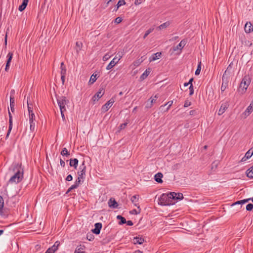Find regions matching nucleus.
<instances>
[{"instance_id": "nucleus-1", "label": "nucleus", "mask_w": 253, "mask_h": 253, "mask_svg": "<svg viewBox=\"0 0 253 253\" xmlns=\"http://www.w3.org/2000/svg\"><path fill=\"white\" fill-rule=\"evenodd\" d=\"M9 170L14 173L8 181L9 183H17L22 180L24 170L21 168V164H13L9 169Z\"/></svg>"}, {"instance_id": "nucleus-2", "label": "nucleus", "mask_w": 253, "mask_h": 253, "mask_svg": "<svg viewBox=\"0 0 253 253\" xmlns=\"http://www.w3.org/2000/svg\"><path fill=\"white\" fill-rule=\"evenodd\" d=\"M173 195H176L174 192H170L168 194H163L159 198V204L163 206L173 205L174 204Z\"/></svg>"}, {"instance_id": "nucleus-3", "label": "nucleus", "mask_w": 253, "mask_h": 253, "mask_svg": "<svg viewBox=\"0 0 253 253\" xmlns=\"http://www.w3.org/2000/svg\"><path fill=\"white\" fill-rule=\"evenodd\" d=\"M250 83L251 79L250 76L249 75L245 76L242 79L240 85V88H242V93L245 92Z\"/></svg>"}, {"instance_id": "nucleus-4", "label": "nucleus", "mask_w": 253, "mask_h": 253, "mask_svg": "<svg viewBox=\"0 0 253 253\" xmlns=\"http://www.w3.org/2000/svg\"><path fill=\"white\" fill-rule=\"evenodd\" d=\"M4 201L3 198L0 196V215L3 218H6L9 215L8 210L3 208Z\"/></svg>"}, {"instance_id": "nucleus-5", "label": "nucleus", "mask_w": 253, "mask_h": 253, "mask_svg": "<svg viewBox=\"0 0 253 253\" xmlns=\"http://www.w3.org/2000/svg\"><path fill=\"white\" fill-rule=\"evenodd\" d=\"M57 101L60 111L66 110L65 105L68 103L69 101L66 99L65 96H62L57 98Z\"/></svg>"}, {"instance_id": "nucleus-6", "label": "nucleus", "mask_w": 253, "mask_h": 253, "mask_svg": "<svg viewBox=\"0 0 253 253\" xmlns=\"http://www.w3.org/2000/svg\"><path fill=\"white\" fill-rule=\"evenodd\" d=\"M222 84L221 86V92H223L228 86V81H227V76L226 75V71L224 73L222 77Z\"/></svg>"}, {"instance_id": "nucleus-7", "label": "nucleus", "mask_w": 253, "mask_h": 253, "mask_svg": "<svg viewBox=\"0 0 253 253\" xmlns=\"http://www.w3.org/2000/svg\"><path fill=\"white\" fill-rule=\"evenodd\" d=\"M122 58V55H119V57L117 56H115V58L110 62V63L106 67L107 70H110L112 69L114 66H115L119 61V60Z\"/></svg>"}, {"instance_id": "nucleus-8", "label": "nucleus", "mask_w": 253, "mask_h": 253, "mask_svg": "<svg viewBox=\"0 0 253 253\" xmlns=\"http://www.w3.org/2000/svg\"><path fill=\"white\" fill-rule=\"evenodd\" d=\"M115 101L113 98L110 99L107 102H106L101 107L102 112L105 113L107 112L108 109L112 106Z\"/></svg>"}, {"instance_id": "nucleus-9", "label": "nucleus", "mask_w": 253, "mask_h": 253, "mask_svg": "<svg viewBox=\"0 0 253 253\" xmlns=\"http://www.w3.org/2000/svg\"><path fill=\"white\" fill-rule=\"evenodd\" d=\"M104 93V89L103 87H100L98 92L95 93L92 97V100L93 102L97 101L101 98Z\"/></svg>"}, {"instance_id": "nucleus-10", "label": "nucleus", "mask_w": 253, "mask_h": 253, "mask_svg": "<svg viewBox=\"0 0 253 253\" xmlns=\"http://www.w3.org/2000/svg\"><path fill=\"white\" fill-rule=\"evenodd\" d=\"M229 106V105L228 102L222 103L219 109L218 115L220 116L223 114L226 110L228 108Z\"/></svg>"}, {"instance_id": "nucleus-11", "label": "nucleus", "mask_w": 253, "mask_h": 253, "mask_svg": "<svg viewBox=\"0 0 253 253\" xmlns=\"http://www.w3.org/2000/svg\"><path fill=\"white\" fill-rule=\"evenodd\" d=\"M94 226L95 228L92 229L91 231L92 232V233L96 235L99 234L100 230L102 227V223L100 222L96 223L94 225Z\"/></svg>"}, {"instance_id": "nucleus-12", "label": "nucleus", "mask_w": 253, "mask_h": 253, "mask_svg": "<svg viewBox=\"0 0 253 253\" xmlns=\"http://www.w3.org/2000/svg\"><path fill=\"white\" fill-rule=\"evenodd\" d=\"M8 115H9V127H8V130L7 132V134L6 135V139L7 138L10 133V132L11 131L12 128V115L8 111Z\"/></svg>"}, {"instance_id": "nucleus-13", "label": "nucleus", "mask_w": 253, "mask_h": 253, "mask_svg": "<svg viewBox=\"0 0 253 253\" xmlns=\"http://www.w3.org/2000/svg\"><path fill=\"white\" fill-rule=\"evenodd\" d=\"M7 59L6 61V66H5V71L6 72H7L9 70L10 62H11V60L13 57V53L12 52H9L7 55Z\"/></svg>"}, {"instance_id": "nucleus-14", "label": "nucleus", "mask_w": 253, "mask_h": 253, "mask_svg": "<svg viewBox=\"0 0 253 253\" xmlns=\"http://www.w3.org/2000/svg\"><path fill=\"white\" fill-rule=\"evenodd\" d=\"M186 43V41L184 39L182 40L177 45H176V46H173L172 47L173 51V52L175 51L178 49H179L180 50H181L183 48V47L185 46Z\"/></svg>"}, {"instance_id": "nucleus-15", "label": "nucleus", "mask_w": 253, "mask_h": 253, "mask_svg": "<svg viewBox=\"0 0 253 253\" xmlns=\"http://www.w3.org/2000/svg\"><path fill=\"white\" fill-rule=\"evenodd\" d=\"M108 206L110 208L113 209H116L118 208V204L113 198H111L108 202Z\"/></svg>"}, {"instance_id": "nucleus-16", "label": "nucleus", "mask_w": 253, "mask_h": 253, "mask_svg": "<svg viewBox=\"0 0 253 253\" xmlns=\"http://www.w3.org/2000/svg\"><path fill=\"white\" fill-rule=\"evenodd\" d=\"M244 29L246 33H250L253 31V25L250 22H247L245 25Z\"/></svg>"}, {"instance_id": "nucleus-17", "label": "nucleus", "mask_w": 253, "mask_h": 253, "mask_svg": "<svg viewBox=\"0 0 253 253\" xmlns=\"http://www.w3.org/2000/svg\"><path fill=\"white\" fill-rule=\"evenodd\" d=\"M144 239L141 237H135L133 238V242L134 244H142L144 242Z\"/></svg>"}, {"instance_id": "nucleus-18", "label": "nucleus", "mask_w": 253, "mask_h": 253, "mask_svg": "<svg viewBox=\"0 0 253 253\" xmlns=\"http://www.w3.org/2000/svg\"><path fill=\"white\" fill-rule=\"evenodd\" d=\"M79 161L77 159H70V166L73 167L75 169H76L78 165Z\"/></svg>"}, {"instance_id": "nucleus-19", "label": "nucleus", "mask_w": 253, "mask_h": 253, "mask_svg": "<svg viewBox=\"0 0 253 253\" xmlns=\"http://www.w3.org/2000/svg\"><path fill=\"white\" fill-rule=\"evenodd\" d=\"M163 176V175L161 172H158L155 175L154 179L158 183H162L163 182V180L162 179Z\"/></svg>"}, {"instance_id": "nucleus-20", "label": "nucleus", "mask_w": 253, "mask_h": 253, "mask_svg": "<svg viewBox=\"0 0 253 253\" xmlns=\"http://www.w3.org/2000/svg\"><path fill=\"white\" fill-rule=\"evenodd\" d=\"M253 111V100L252 101L251 103L248 107L247 109L245 110L244 114L246 116H249V114L252 112Z\"/></svg>"}, {"instance_id": "nucleus-21", "label": "nucleus", "mask_w": 253, "mask_h": 253, "mask_svg": "<svg viewBox=\"0 0 253 253\" xmlns=\"http://www.w3.org/2000/svg\"><path fill=\"white\" fill-rule=\"evenodd\" d=\"M151 72V69L150 68L147 69L145 72L141 75L140 77V79L141 81H143L145 79L148 75L150 74Z\"/></svg>"}, {"instance_id": "nucleus-22", "label": "nucleus", "mask_w": 253, "mask_h": 253, "mask_svg": "<svg viewBox=\"0 0 253 253\" xmlns=\"http://www.w3.org/2000/svg\"><path fill=\"white\" fill-rule=\"evenodd\" d=\"M14 106H15V100L14 97L11 95L10 96V110L12 112H14Z\"/></svg>"}, {"instance_id": "nucleus-23", "label": "nucleus", "mask_w": 253, "mask_h": 253, "mask_svg": "<svg viewBox=\"0 0 253 253\" xmlns=\"http://www.w3.org/2000/svg\"><path fill=\"white\" fill-rule=\"evenodd\" d=\"M138 197H139L138 195H135L132 196V197L130 199V200H131V202L134 204V205L136 207H137L139 209V206H138V204L137 203V202L138 200Z\"/></svg>"}, {"instance_id": "nucleus-24", "label": "nucleus", "mask_w": 253, "mask_h": 253, "mask_svg": "<svg viewBox=\"0 0 253 253\" xmlns=\"http://www.w3.org/2000/svg\"><path fill=\"white\" fill-rule=\"evenodd\" d=\"M162 55L161 52H157L155 54H153L151 57L149 58V61L150 62L155 61L158 59H159L160 57H161V56Z\"/></svg>"}, {"instance_id": "nucleus-25", "label": "nucleus", "mask_w": 253, "mask_h": 253, "mask_svg": "<svg viewBox=\"0 0 253 253\" xmlns=\"http://www.w3.org/2000/svg\"><path fill=\"white\" fill-rule=\"evenodd\" d=\"M170 24V22L169 21H167L163 24L160 25L159 26H158L157 29L158 30H161L165 28H167L168 27Z\"/></svg>"}, {"instance_id": "nucleus-26", "label": "nucleus", "mask_w": 253, "mask_h": 253, "mask_svg": "<svg viewBox=\"0 0 253 253\" xmlns=\"http://www.w3.org/2000/svg\"><path fill=\"white\" fill-rule=\"evenodd\" d=\"M247 176L250 178H253V166L246 171Z\"/></svg>"}, {"instance_id": "nucleus-27", "label": "nucleus", "mask_w": 253, "mask_h": 253, "mask_svg": "<svg viewBox=\"0 0 253 253\" xmlns=\"http://www.w3.org/2000/svg\"><path fill=\"white\" fill-rule=\"evenodd\" d=\"M158 98V94H156L154 98L151 99V98H150L149 100H151L150 104H147L146 107L147 108H151L153 105V103H155L156 100Z\"/></svg>"}, {"instance_id": "nucleus-28", "label": "nucleus", "mask_w": 253, "mask_h": 253, "mask_svg": "<svg viewBox=\"0 0 253 253\" xmlns=\"http://www.w3.org/2000/svg\"><path fill=\"white\" fill-rule=\"evenodd\" d=\"M117 218L120 220L119 222V224L120 225L124 224L126 222V218L120 215H118Z\"/></svg>"}, {"instance_id": "nucleus-29", "label": "nucleus", "mask_w": 253, "mask_h": 253, "mask_svg": "<svg viewBox=\"0 0 253 253\" xmlns=\"http://www.w3.org/2000/svg\"><path fill=\"white\" fill-rule=\"evenodd\" d=\"M176 195H173V200H182L183 199V194L180 193H175Z\"/></svg>"}, {"instance_id": "nucleus-30", "label": "nucleus", "mask_w": 253, "mask_h": 253, "mask_svg": "<svg viewBox=\"0 0 253 253\" xmlns=\"http://www.w3.org/2000/svg\"><path fill=\"white\" fill-rule=\"evenodd\" d=\"M61 155L63 156L68 157L70 155V153L66 148H64L61 152Z\"/></svg>"}, {"instance_id": "nucleus-31", "label": "nucleus", "mask_w": 253, "mask_h": 253, "mask_svg": "<svg viewBox=\"0 0 253 253\" xmlns=\"http://www.w3.org/2000/svg\"><path fill=\"white\" fill-rule=\"evenodd\" d=\"M246 157L250 158L253 155V147L249 149L245 154Z\"/></svg>"}, {"instance_id": "nucleus-32", "label": "nucleus", "mask_w": 253, "mask_h": 253, "mask_svg": "<svg viewBox=\"0 0 253 253\" xmlns=\"http://www.w3.org/2000/svg\"><path fill=\"white\" fill-rule=\"evenodd\" d=\"M96 80H97V75L93 74L91 75V77H90V80L89 81V83L90 84H92L93 83H94L96 81Z\"/></svg>"}, {"instance_id": "nucleus-33", "label": "nucleus", "mask_w": 253, "mask_h": 253, "mask_svg": "<svg viewBox=\"0 0 253 253\" xmlns=\"http://www.w3.org/2000/svg\"><path fill=\"white\" fill-rule=\"evenodd\" d=\"M85 170H81L80 171L78 172V178H84L85 175Z\"/></svg>"}, {"instance_id": "nucleus-34", "label": "nucleus", "mask_w": 253, "mask_h": 253, "mask_svg": "<svg viewBox=\"0 0 253 253\" xmlns=\"http://www.w3.org/2000/svg\"><path fill=\"white\" fill-rule=\"evenodd\" d=\"M126 4V2L125 0H120L117 4V8L116 9V11L118 10V9L122 5H124Z\"/></svg>"}, {"instance_id": "nucleus-35", "label": "nucleus", "mask_w": 253, "mask_h": 253, "mask_svg": "<svg viewBox=\"0 0 253 253\" xmlns=\"http://www.w3.org/2000/svg\"><path fill=\"white\" fill-rule=\"evenodd\" d=\"M172 103H173V101H169L167 103H166L164 105H162L160 107V108H162L163 109V107H164L166 105H168V107H167V108L166 109V111H168L169 109L170 106L172 105Z\"/></svg>"}, {"instance_id": "nucleus-36", "label": "nucleus", "mask_w": 253, "mask_h": 253, "mask_svg": "<svg viewBox=\"0 0 253 253\" xmlns=\"http://www.w3.org/2000/svg\"><path fill=\"white\" fill-rule=\"evenodd\" d=\"M201 70V62H200L198 65L197 69L195 71V75H199L200 73Z\"/></svg>"}, {"instance_id": "nucleus-37", "label": "nucleus", "mask_w": 253, "mask_h": 253, "mask_svg": "<svg viewBox=\"0 0 253 253\" xmlns=\"http://www.w3.org/2000/svg\"><path fill=\"white\" fill-rule=\"evenodd\" d=\"M154 28H151L150 29H149L148 30L146 31V32H145L144 35L143 36V39H145L149 34H150L151 32H152L154 30Z\"/></svg>"}, {"instance_id": "nucleus-38", "label": "nucleus", "mask_w": 253, "mask_h": 253, "mask_svg": "<svg viewBox=\"0 0 253 253\" xmlns=\"http://www.w3.org/2000/svg\"><path fill=\"white\" fill-rule=\"evenodd\" d=\"M28 98H29V97H28ZM27 105L29 113H33V105L32 104H29L28 98H27Z\"/></svg>"}, {"instance_id": "nucleus-39", "label": "nucleus", "mask_w": 253, "mask_h": 253, "mask_svg": "<svg viewBox=\"0 0 253 253\" xmlns=\"http://www.w3.org/2000/svg\"><path fill=\"white\" fill-rule=\"evenodd\" d=\"M218 166V162L216 161H214L211 165V169L214 170L216 169Z\"/></svg>"}, {"instance_id": "nucleus-40", "label": "nucleus", "mask_w": 253, "mask_h": 253, "mask_svg": "<svg viewBox=\"0 0 253 253\" xmlns=\"http://www.w3.org/2000/svg\"><path fill=\"white\" fill-rule=\"evenodd\" d=\"M56 250L57 249H56L55 247L52 246L51 248L48 249L46 252L47 253H54Z\"/></svg>"}, {"instance_id": "nucleus-41", "label": "nucleus", "mask_w": 253, "mask_h": 253, "mask_svg": "<svg viewBox=\"0 0 253 253\" xmlns=\"http://www.w3.org/2000/svg\"><path fill=\"white\" fill-rule=\"evenodd\" d=\"M29 122H34L35 119V116L34 113L33 112V113H29Z\"/></svg>"}, {"instance_id": "nucleus-42", "label": "nucleus", "mask_w": 253, "mask_h": 253, "mask_svg": "<svg viewBox=\"0 0 253 253\" xmlns=\"http://www.w3.org/2000/svg\"><path fill=\"white\" fill-rule=\"evenodd\" d=\"M30 129L32 131H34L35 129V122H30Z\"/></svg>"}, {"instance_id": "nucleus-43", "label": "nucleus", "mask_w": 253, "mask_h": 253, "mask_svg": "<svg viewBox=\"0 0 253 253\" xmlns=\"http://www.w3.org/2000/svg\"><path fill=\"white\" fill-rule=\"evenodd\" d=\"M80 169L81 170H85L86 171V166L85 165V161H84L82 164V165L80 166Z\"/></svg>"}, {"instance_id": "nucleus-44", "label": "nucleus", "mask_w": 253, "mask_h": 253, "mask_svg": "<svg viewBox=\"0 0 253 253\" xmlns=\"http://www.w3.org/2000/svg\"><path fill=\"white\" fill-rule=\"evenodd\" d=\"M253 209V204H249L246 206V210L248 211H251Z\"/></svg>"}, {"instance_id": "nucleus-45", "label": "nucleus", "mask_w": 253, "mask_h": 253, "mask_svg": "<svg viewBox=\"0 0 253 253\" xmlns=\"http://www.w3.org/2000/svg\"><path fill=\"white\" fill-rule=\"evenodd\" d=\"M189 95L191 96L194 93V87L193 84L190 85L189 87Z\"/></svg>"}, {"instance_id": "nucleus-46", "label": "nucleus", "mask_w": 253, "mask_h": 253, "mask_svg": "<svg viewBox=\"0 0 253 253\" xmlns=\"http://www.w3.org/2000/svg\"><path fill=\"white\" fill-rule=\"evenodd\" d=\"M81 178H79L78 177V178L76 179V180L75 182V184H74V185H76V187L77 188H78L79 187V185L81 183Z\"/></svg>"}, {"instance_id": "nucleus-47", "label": "nucleus", "mask_w": 253, "mask_h": 253, "mask_svg": "<svg viewBox=\"0 0 253 253\" xmlns=\"http://www.w3.org/2000/svg\"><path fill=\"white\" fill-rule=\"evenodd\" d=\"M26 7V6L24 4H23V3H22L19 6V8H18V10L20 11H23Z\"/></svg>"}, {"instance_id": "nucleus-48", "label": "nucleus", "mask_w": 253, "mask_h": 253, "mask_svg": "<svg viewBox=\"0 0 253 253\" xmlns=\"http://www.w3.org/2000/svg\"><path fill=\"white\" fill-rule=\"evenodd\" d=\"M122 21V18L120 17H118L115 19V23L119 24Z\"/></svg>"}, {"instance_id": "nucleus-49", "label": "nucleus", "mask_w": 253, "mask_h": 253, "mask_svg": "<svg viewBox=\"0 0 253 253\" xmlns=\"http://www.w3.org/2000/svg\"><path fill=\"white\" fill-rule=\"evenodd\" d=\"M140 211V210H139ZM129 213L131 214H137L140 213V211H137L136 210L133 209L129 211Z\"/></svg>"}, {"instance_id": "nucleus-50", "label": "nucleus", "mask_w": 253, "mask_h": 253, "mask_svg": "<svg viewBox=\"0 0 253 253\" xmlns=\"http://www.w3.org/2000/svg\"><path fill=\"white\" fill-rule=\"evenodd\" d=\"M76 185H72L67 191L66 192V194H68V193H69L70 192H71L73 189H75V188H77L76 187Z\"/></svg>"}, {"instance_id": "nucleus-51", "label": "nucleus", "mask_w": 253, "mask_h": 253, "mask_svg": "<svg viewBox=\"0 0 253 253\" xmlns=\"http://www.w3.org/2000/svg\"><path fill=\"white\" fill-rule=\"evenodd\" d=\"M191 104V103L190 101H189V100H186L184 102V107H187L189 106H190Z\"/></svg>"}, {"instance_id": "nucleus-52", "label": "nucleus", "mask_w": 253, "mask_h": 253, "mask_svg": "<svg viewBox=\"0 0 253 253\" xmlns=\"http://www.w3.org/2000/svg\"><path fill=\"white\" fill-rule=\"evenodd\" d=\"M59 245L60 242L59 241H56L55 242L54 244L52 246L53 247H55V248L57 250Z\"/></svg>"}, {"instance_id": "nucleus-53", "label": "nucleus", "mask_w": 253, "mask_h": 253, "mask_svg": "<svg viewBox=\"0 0 253 253\" xmlns=\"http://www.w3.org/2000/svg\"><path fill=\"white\" fill-rule=\"evenodd\" d=\"M61 76H66V69H62L60 72Z\"/></svg>"}, {"instance_id": "nucleus-54", "label": "nucleus", "mask_w": 253, "mask_h": 253, "mask_svg": "<svg viewBox=\"0 0 253 253\" xmlns=\"http://www.w3.org/2000/svg\"><path fill=\"white\" fill-rule=\"evenodd\" d=\"M66 110H62V111H60V112H61V117H62V120L63 121H66V119H65V115L64 114V112L65 111H66Z\"/></svg>"}, {"instance_id": "nucleus-55", "label": "nucleus", "mask_w": 253, "mask_h": 253, "mask_svg": "<svg viewBox=\"0 0 253 253\" xmlns=\"http://www.w3.org/2000/svg\"><path fill=\"white\" fill-rule=\"evenodd\" d=\"M73 177L71 174H69L66 178V180L68 181H70L72 180Z\"/></svg>"}, {"instance_id": "nucleus-56", "label": "nucleus", "mask_w": 253, "mask_h": 253, "mask_svg": "<svg viewBox=\"0 0 253 253\" xmlns=\"http://www.w3.org/2000/svg\"><path fill=\"white\" fill-rule=\"evenodd\" d=\"M127 123H125L124 124H121L120 126V128L121 129H124L126 126H127Z\"/></svg>"}, {"instance_id": "nucleus-57", "label": "nucleus", "mask_w": 253, "mask_h": 253, "mask_svg": "<svg viewBox=\"0 0 253 253\" xmlns=\"http://www.w3.org/2000/svg\"><path fill=\"white\" fill-rule=\"evenodd\" d=\"M86 238L87 239L89 240V241H91L93 239V236L92 235V234H87V236H86Z\"/></svg>"}, {"instance_id": "nucleus-58", "label": "nucleus", "mask_w": 253, "mask_h": 253, "mask_svg": "<svg viewBox=\"0 0 253 253\" xmlns=\"http://www.w3.org/2000/svg\"><path fill=\"white\" fill-rule=\"evenodd\" d=\"M109 58L110 56L108 54H106L103 56V60L104 61H107Z\"/></svg>"}, {"instance_id": "nucleus-59", "label": "nucleus", "mask_w": 253, "mask_h": 253, "mask_svg": "<svg viewBox=\"0 0 253 253\" xmlns=\"http://www.w3.org/2000/svg\"><path fill=\"white\" fill-rule=\"evenodd\" d=\"M242 205V201L241 200L238 201L233 203L231 206H235V205Z\"/></svg>"}, {"instance_id": "nucleus-60", "label": "nucleus", "mask_w": 253, "mask_h": 253, "mask_svg": "<svg viewBox=\"0 0 253 253\" xmlns=\"http://www.w3.org/2000/svg\"><path fill=\"white\" fill-rule=\"evenodd\" d=\"M76 45L80 49L82 46V43L81 42H77L76 43Z\"/></svg>"}, {"instance_id": "nucleus-61", "label": "nucleus", "mask_w": 253, "mask_h": 253, "mask_svg": "<svg viewBox=\"0 0 253 253\" xmlns=\"http://www.w3.org/2000/svg\"><path fill=\"white\" fill-rule=\"evenodd\" d=\"M250 200H251V198H248V199H244V200H242L241 201H242V204H244L245 203H246L248 202Z\"/></svg>"}, {"instance_id": "nucleus-62", "label": "nucleus", "mask_w": 253, "mask_h": 253, "mask_svg": "<svg viewBox=\"0 0 253 253\" xmlns=\"http://www.w3.org/2000/svg\"><path fill=\"white\" fill-rule=\"evenodd\" d=\"M60 165L61 167H65V162L63 160H62L61 159H60Z\"/></svg>"}, {"instance_id": "nucleus-63", "label": "nucleus", "mask_w": 253, "mask_h": 253, "mask_svg": "<svg viewBox=\"0 0 253 253\" xmlns=\"http://www.w3.org/2000/svg\"><path fill=\"white\" fill-rule=\"evenodd\" d=\"M126 224L128 226H132L133 225V223L131 220H128L126 221Z\"/></svg>"}, {"instance_id": "nucleus-64", "label": "nucleus", "mask_w": 253, "mask_h": 253, "mask_svg": "<svg viewBox=\"0 0 253 253\" xmlns=\"http://www.w3.org/2000/svg\"><path fill=\"white\" fill-rule=\"evenodd\" d=\"M142 2V0H135L134 4L135 5H138L140 3H141Z\"/></svg>"}]
</instances>
